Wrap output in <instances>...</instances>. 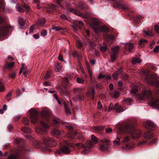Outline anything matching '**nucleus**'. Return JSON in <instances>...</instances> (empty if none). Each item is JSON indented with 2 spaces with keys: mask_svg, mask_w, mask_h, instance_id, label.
I'll list each match as a JSON object with an SVG mask.
<instances>
[{
  "mask_svg": "<svg viewBox=\"0 0 159 159\" xmlns=\"http://www.w3.org/2000/svg\"><path fill=\"white\" fill-rule=\"evenodd\" d=\"M14 64L15 63L14 62H12L8 65H5L4 66V67L6 68H7L9 69V70H10L11 68L14 66Z\"/></svg>",
  "mask_w": 159,
  "mask_h": 159,
  "instance_id": "obj_33",
  "label": "nucleus"
},
{
  "mask_svg": "<svg viewBox=\"0 0 159 159\" xmlns=\"http://www.w3.org/2000/svg\"><path fill=\"white\" fill-rule=\"evenodd\" d=\"M118 74L117 73L115 72L112 75V77L114 80H117L118 79Z\"/></svg>",
  "mask_w": 159,
  "mask_h": 159,
  "instance_id": "obj_52",
  "label": "nucleus"
},
{
  "mask_svg": "<svg viewBox=\"0 0 159 159\" xmlns=\"http://www.w3.org/2000/svg\"><path fill=\"white\" fill-rule=\"evenodd\" d=\"M95 89L93 88L91 90H89L87 93V95L90 97L92 100H94L95 97Z\"/></svg>",
  "mask_w": 159,
  "mask_h": 159,
  "instance_id": "obj_21",
  "label": "nucleus"
},
{
  "mask_svg": "<svg viewBox=\"0 0 159 159\" xmlns=\"http://www.w3.org/2000/svg\"><path fill=\"white\" fill-rule=\"evenodd\" d=\"M119 47V46H116L111 49L112 52L111 54V59L110 61L112 62H113L116 58V56L118 52Z\"/></svg>",
  "mask_w": 159,
  "mask_h": 159,
  "instance_id": "obj_13",
  "label": "nucleus"
},
{
  "mask_svg": "<svg viewBox=\"0 0 159 159\" xmlns=\"http://www.w3.org/2000/svg\"><path fill=\"white\" fill-rule=\"evenodd\" d=\"M143 136L144 139H149L153 137V134L151 131H146L144 133Z\"/></svg>",
  "mask_w": 159,
  "mask_h": 159,
  "instance_id": "obj_19",
  "label": "nucleus"
},
{
  "mask_svg": "<svg viewBox=\"0 0 159 159\" xmlns=\"http://www.w3.org/2000/svg\"><path fill=\"white\" fill-rule=\"evenodd\" d=\"M86 146L89 148H91L93 147V144L90 140H88L86 143Z\"/></svg>",
  "mask_w": 159,
  "mask_h": 159,
  "instance_id": "obj_41",
  "label": "nucleus"
},
{
  "mask_svg": "<svg viewBox=\"0 0 159 159\" xmlns=\"http://www.w3.org/2000/svg\"><path fill=\"white\" fill-rule=\"evenodd\" d=\"M50 74L51 73L50 71H48L45 77V79L46 80H47L49 78Z\"/></svg>",
  "mask_w": 159,
  "mask_h": 159,
  "instance_id": "obj_56",
  "label": "nucleus"
},
{
  "mask_svg": "<svg viewBox=\"0 0 159 159\" xmlns=\"http://www.w3.org/2000/svg\"><path fill=\"white\" fill-rule=\"evenodd\" d=\"M130 134L132 137L134 139L139 138L140 137L142 133L135 130H131Z\"/></svg>",
  "mask_w": 159,
  "mask_h": 159,
  "instance_id": "obj_16",
  "label": "nucleus"
},
{
  "mask_svg": "<svg viewBox=\"0 0 159 159\" xmlns=\"http://www.w3.org/2000/svg\"><path fill=\"white\" fill-rule=\"evenodd\" d=\"M76 44L79 48H81L82 47V44L79 41L77 42Z\"/></svg>",
  "mask_w": 159,
  "mask_h": 159,
  "instance_id": "obj_64",
  "label": "nucleus"
},
{
  "mask_svg": "<svg viewBox=\"0 0 159 159\" xmlns=\"http://www.w3.org/2000/svg\"><path fill=\"white\" fill-rule=\"evenodd\" d=\"M75 145H76L77 147H78L79 148H85V145L82 143H78L75 144Z\"/></svg>",
  "mask_w": 159,
  "mask_h": 159,
  "instance_id": "obj_46",
  "label": "nucleus"
},
{
  "mask_svg": "<svg viewBox=\"0 0 159 159\" xmlns=\"http://www.w3.org/2000/svg\"><path fill=\"white\" fill-rule=\"evenodd\" d=\"M125 48L128 49L129 52H131L133 49L134 46L132 44H128L125 46Z\"/></svg>",
  "mask_w": 159,
  "mask_h": 159,
  "instance_id": "obj_30",
  "label": "nucleus"
},
{
  "mask_svg": "<svg viewBox=\"0 0 159 159\" xmlns=\"http://www.w3.org/2000/svg\"><path fill=\"white\" fill-rule=\"evenodd\" d=\"M85 42L86 45L88 46L90 50H92L94 49V48L95 46V44L94 43L89 39H87Z\"/></svg>",
  "mask_w": 159,
  "mask_h": 159,
  "instance_id": "obj_18",
  "label": "nucleus"
},
{
  "mask_svg": "<svg viewBox=\"0 0 159 159\" xmlns=\"http://www.w3.org/2000/svg\"><path fill=\"white\" fill-rule=\"evenodd\" d=\"M129 140V138L128 136H126L124 138L123 142L124 143H126Z\"/></svg>",
  "mask_w": 159,
  "mask_h": 159,
  "instance_id": "obj_58",
  "label": "nucleus"
},
{
  "mask_svg": "<svg viewBox=\"0 0 159 159\" xmlns=\"http://www.w3.org/2000/svg\"><path fill=\"white\" fill-rule=\"evenodd\" d=\"M34 1L36 3H37V9H40L41 8V7H40V5H39V2H39V0H35Z\"/></svg>",
  "mask_w": 159,
  "mask_h": 159,
  "instance_id": "obj_62",
  "label": "nucleus"
},
{
  "mask_svg": "<svg viewBox=\"0 0 159 159\" xmlns=\"http://www.w3.org/2000/svg\"><path fill=\"white\" fill-rule=\"evenodd\" d=\"M62 68V66L61 63H56L54 68V69L56 72L59 71Z\"/></svg>",
  "mask_w": 159,
  "mask_h": 159,
  "instance_id": "obj_26",
  "label": "nucleus"
},
{
  "mask_svg": "<svg viewBox=\"0 0 159 159\" xmlns=\"http://www.w3.org/2000/svg\"><path fill=\"white\" fill-rule=\"evenodd\" d=\"M5 89V87L4 84L0 80V92L3 91Z\"/></svg>",
  "mask_w": 159,
  "mask_h": 159,
  "instance_id": "obj_45",
  "label": "nucleus"
},
{
  "mask_svg": "<svg viewBox=\"0 0 159 159\" xmlns=\"http://www.w3.org/2000/svg\"><path fill=\"white\" fill-rule=\"evenodd\" d=\"M115 2L113 7H116L118 8H122L123 9L126 10L128 12V15L130 16H132L133 15H131V13H132L133 12V11L130 10L126 6H124L121 5V2L120 1H117V0H111Z\"/></svg>",
  "mask_w": 159,
  "mask_h": 159,
  "instance_id": "obj_8",
  "label": "nucleus"
},
{
  "mask_svg": "<svg viewBox=\"0 0 159 159\" xmlns=\"http://www.w3.org/2000/svg\"><path fill=\"white\" fill-rule=\"evenodd\" d=\"M113 142L114 144H115V145L118 146L120 145V142L118 141L114 140L113 141Z\"/></svg>",
  "mask_w": 159,
  "mask_h": 159,
  "instance_id": "obj_61",
  "label": "nucleus"
},
{
  "mask_svg": "<svg viewBox=\"0 0 159 159\" xmlns=\"http://www.w3.org/2000/svg\"><path fill=\"white\" fill-rule=\"evenodd\" d=\"M76 80L77 82L79 83H83L84 82V79L80 78H77Z\"/></svg>",
  "mask_w": 159,
  "mask_h": 159,
  "instance_id": "obj_54",
  "label": "nucleus"
},
{
  "mask_svg": "<svg viewBox=\"0 0 159 159\" xmlns=\"http://www.w3.org/2000/svg\"><path fill=\"white\" fill-rule=\"evenodd\" d=\"M141 61V60L137 57H133L132 61V63L133 65H135L140 63Z\"/></svg>",
  "mask_w": 159,
  "mask_h": 159,
  "instance_id": "obj_28",
  "label": "nucleus"
},
{
  "mask_svg": "<svg viewBox=\"0 0 159 159\" xmlns=\"http://www.w3.org/2000/svg\"><path fill=\"white\" fill-rule=\"evenodd\" d=\"M47 31L44 29L42 30L40 32L41 35L42 37H44L46 36L47 34Z\"/></svg>",
  "mask_w": 159,
  "mask_h": 159,
  "instance_id": "obj_49",
  "label": "nucleus"
},
{
  "mask_svg": "<svg viewBox=\"0 0 159 159\" xmlns=\"http://www.w3.org/2000/svg\"><path fill=\"white\" fill-rule=\"evenodd\" d=\"M76 5L80 10L84 11L88 10L89 8L88 6L86 4L81 1L79 2L78 5Z\"/></svg>",
  "mask_w": 159,
  "mask_h": 159,
  "instance_id": "obj_17",
  "label": "nucleus"
},
{
  "mask_svg": "<svg viewBox=\"0 0 159 159\" xmlns=\"http://www.w3.org/2000/svg\"><path fill=\"white\" fill-rule=\"evenodd\" d=\"M17 156L15 154H11L9 156L8 159H17Z\"/></svg>",
  "mask_w": 159,
  "mask_h": 159,
  "instance_id": "obj_53",
  "label": "nucleus"
},
{
  "mask_svg": "<svg viewBox=\"0 0 159 159\" xmlns=\"http://www.w3.org/2000/svg\"><path fill=\"white\" fill-rule=\"evenodd\" d=\"M121 78L122 80L126 81L129 78V75L127 74H122L121 76Z\"/></svg>",
  "mask_w": 159,
  "mask_h": 159,
  "instance_id": "obj_39",
  "label": "nucleus"
},
{
  "mask_svg": "<svg viewBox=\"0 0 159 159\" xmlns=\"http://www.w3.org/2000/svg\"><path fill=\"white\" fill-rule=\"evenodd\" d=\"M108 48L107 45H104V46L101 47L100 48V50L103 52H106L108 50Z\"/></svg>",
  "mask_w": 159,
  "mask_h": 159,
  "instance_id": "obj_43",
  "label": "nucleus"
},
{
  "mask_svg": "<svg viewBox=\"0 0 159 159\" xmlns=\"http://www.w3.org/2000/svg\"><path fill=\"white\" fill-rule=\"evenodd\" d=\"M70 149L68 147L64 146L60 149V150L57 151L55 153V154L61 155V152L65 154H68L70 153Z\"/></svg>",
  "mask_w": 159,
  "mask_h": 159,
  "instance_id": "obj_14",
  "label": "nucleus"
},
{
  "mask_svg": "<svg viewBox=\"0 0 159 159\" xmlns=\"http://www.w3.org/2000/svg\"><path fill=\"white\" fill-rule=\"evenodd\" d=\"M52 29L53 30H55L56 31H58L59 30H62L63 28H62L58 27V26H54L53 25H52Z\"/></svg>",
  "mask_w": 159,
  "mask_h": 159,
  "instance_id": "obj_47",
  "label": "nucleus"
},
{
  "mask_svg": "<svg viewBox=\"0 0 159 159\" xmlns=\"http://www.w3.org/2000/svg\"><path fill=\"white\" fill-rule=\"evenodd\" d=\"M18 23L20 26H23L25 24V21L22 18H19Z\"/></svg>",
  "mask_w": 159,
  "mask_h": 159,
  "instance_id": "obj_37",
  "label": "nucleus"
},
{
  "mask_svg": "<svg viewBox=\"0 0 159 159\" xmlns=\"http://www.w3.org/2000/svg\"><path fill=\"white\" fill-rule=\"evenodd\" d=\"M91 139L93 144H96L98 143V140L97 138L94 135H91Z\"/></svg>",
  "mask_w": 159,
  "mask_h": 159,
  "instance_id": "obj_36",
  "label": "nucleus"
},
{
  "mask_svg": "<svg viewBox=\"0 0 159 159\" xmlns=\"http://www.w3.org/2000/svg\"><path fill=\"white\" fill-rule=\"evenodd\" d=\"M154 30L157 33H159V26L156 25L154 27Z\"/></svg>",
  "mask_w": 159,
  "mask_h": 159,
  "instance_id": "obj_55",
  "label": "nucleus"
},
{
  "mask_svg": "<svg viewBox=\"0 0 159 159\" xmlns=\"http://www.w3.org/2000/svg\"><path fill=\"white\" fill-rule=\"evenodd\" d=\"M17 9L18 11L20 12H22L24 11V10H23V9L22 7H17Z\"/></svg>",
  "mask_w": 159,
  "mask_h": 159,
  "instance_id": "obj_63",
  "label": "nucleus"
},
{
  "mask_svg": "<svg viewBox=\"0 0 159 159\" xmlns=\"http://www.w3.org/2000/svg\"><path fill=\"white\" fill-rule=\"evenodd\" d=\"M52 122L54 126L57 127H58L61 124L62 125H64V126L67 129H74L77 128L76 126L62 122L59 119L53 118L52 119Z\"/></svg>",
  "mask_w": 159,
  "mask_h": 159,
  "instance_id": "obj_7",
  "label": "nucleus"
},
{
  "mask_svg": "<svg viewBox=\"0 0 159 159\" xmlns=\"http://www.w3.org/2000/svg\"><path fill=\"white\" fill-rule=\"evenodd\" d=\"M143 91L139 96L140 99L143 100L147 98L148 103L151 106L155 107L159 110V99L153 97L152 91L143 88Z\"/></svg>",
  "mask_w": 159,
  "mask_h": 159,
  "instance_id": "obj_3",
  "label": "nucleus"
},
{
  "mask_svg": "<svg viewBox=\"0 0 159 159\" xmlns=\"http://www.w3.org/2000/svg\"><path fill=\"white\" fill-rule=\"evenodd\" d=\"M14 89H11L7 93V94L6 96V98L7 99V100L9 101L10 100V97L11 96L12 93L14 91Z\"/></svg>",
  "mask_w": 159,
  "mask_h": 159,
  "instance_id": "obj_29",
  "label": "nucleus"
},
{
  "mask_svg": "<svg viewBox=\"0 0 159 159\" xmlns=\"http://www.w3.org/2000/svg\"><path fill=\"white\" fill-rule=\"evenodd\" d=\"M22 123L24 125H28L29 124V120L26 117H24L23 118L22 120Z\"/></svg>",
  "mask_w": 159,
  "mask_h": 159,
  "instance_id": "obj_34",
  "label": "nucleus"
},
{
  "mask_svg": "<svg viewBox=\"0 0 159 159\" xmlns=\"http://www.w3.org/2000/svg\"><path fill=\"white\" fill-rule=\"evenodd\" d=\"M143 32L144 33V35L146 37H149V36H153V34L152 32L150 30H149L148 31H146L145 30L143 31Z\"/></svg>",
  "mask_w": 159,
  "mask_h": 159,
  "instance_id": "obj_32",
  "label": "nucleus"
},
{
  "mask_svg": "<svg viewBox=\"0 0 159 159\" xmlns=\"http://www.w3.org/2000/svg\"><path fill=\"white\" fill-rule=\"evenodd\" d=\"M96 87L97 88L99 89H102V84L99 83L97 84L96 85Z\"/></svg>",
  "mask_w": 159,
  "mask_h": 159,
  "instance_id": "obj_60",
  "label": "nucleus"
},
{
  "mask_svg": "<svg viewBox=\"0 0 159 159\" xmlns=\"http://www.w3.org/2000/svg\"><path fill=\"white\" fill-rule=\"evenodd\" d=\"M124 101L125 102L128 103V105H131L130 102L133 101L132 99L131 98H127L125 99L124 100Z\"/></svg>",
  "mask_w": 159,
  "mask_h": 159,
  "instance_id": "obj_48",
  "label": "nucleus"
},
{
  "mask_svg": "<svg viewBox=\"0 0 159 159\" xmlns=\"http://www.w3.org/2000/svg\"><path fill=\"white\" fill-rule=\"evenodd\" d=\"M16 142L19 144L22 145L24 143V141L23 139H22L16 140Z\"/></svg>",
  "mask_w": 159,
  "mask_h": 159,
  "instance_id": "obj_50",
  "label": "nucleus"
},
{
  "mask_svg": "<svg viewBox=\"0 0 159 159\" xmlns=\"http://www.w3.org/2000/svg\"><path fill=\"white\" fill-rule=\"evenodd\" d=\"M60 94L62 96H67L68 94V92L65 90L61 89Z\"/></svg>",
  "mask_w": 159,
  "mask_h": 159,
  "instance_id": "obj_38",
  "label": "nucleus"
},
{
  "mask_svg": "<svg viewBox=\"0 0 159 159\" xmlns=\"http://www.w3.org/2000/svg\"><path fill=\"white\" fill-rule=\"evenodd\" d=\"M92 27L94 32L98 34L100 32H107L109 31V29L105 26H101L98 20L95 18L93 20Z\"/></svg>",
  "mask_w": 159,
  "mask_h": 159,
  "instance_id": "obj_4",
  "label": "nucleus"
},
{
  "mask_svg": "<svg viewBox=\"0 0 159 159\" xmlns=\"http://www.w3.org/2000/svg\"><path fill=\"white\" fill-rule=\"evenodd\" d=\"M46 20L44 18H42L38 19V21L34 25H36L37 27L43 26L46 23Z\"/></svg>",
  "mask_w": 159,
  "mask_h": 159,
  "instance_id": "obj_20",
  "label": "nucleus"
},
{
  "mask_svg": "<svg viewBox=\"0 0 159 159\" xmlns=\"http://www.w3.org/2000/svg\"><path fill=\"white\" fill-rule=\"evenodd\" d=\"M143 126L146 129H151V128H153L157 129L158 127L157 126L154 125L153 123L149 121L144 123L143 124Z\"/></svg>",
  "mask_w": 159,
  "mask_h": 159,
  "instance_id": "obj_15",
  "label": "nucleus"
},
{
  "mask_svg": "<svg viewBox=\"0 0 159 159\" xmlns=\"http://www.w3.org/2000/svg\"><path fill=\"white\" fill-rule=\"evenodd\" d=\"M36 132L38 134L44 135L47 132V130H35Z\"/></svg>",
  "mask_w": 159,
  "mask_h": 159,
  "instance_id": "obj_35",
  "label": "nucleus"
},
{
  "mask_svg": "<svg viewBox=\"0 0 159 159\" xmlns=\"http://www.w3.org/2000/svg\"><path fill=\"white\" fill-rule=\"evenodd\" d=\"M136 124L132 121L127 123L123 122L122 123L117 124L116 125L117 129H135Z\"/></svg>",
  "mask_w": 159,
  "mask_h": 159,
  "instance_id": "obj_6",
  "label": "nucleus"
},
{
  "mask_svg": "<svg viewBox=\"0 0 159 159\" xmlns=\"http://www.w3.org/2000/svg\"><path fill=\"white\" fill-rule=\"evenodd\" d=\"M159 50V45L156 46L153 49V51L154 52L157 53Z\"/></svg>",
  "mask_w": 159,
  "mask_h": 159,
  "instance_id": "obj_57",
  "label": "nucleus"
},
{
  "mask_svg": "<svg viewBox=\"0 0 159 159\" xmlns=\"http://www.w3.org/2000/svg\"><path fill=\"white\" fill-rule=\"evenodd\" d=\"M72 55L74 57H77L78 58H80L81 57L80 55L77 52L75 51L73 52Z\"/></svg>",
  "mask_w": 159,
  "mask_h": 159,
  "instance_id": "obj_44",
  "label": "nucleus"
},
{
  "mask_svg": "<svg viewBox=\"0 0 159 159\" xmlns=\"http://www.w3.org/2000/svg\"><path fill=\"white\" fill-rule=\"evenodd\" d=\"M62 83L66 86L69 83V81L68 78L65 77L62 79Z\"/></svg>",
  "mask_w": 159,
  "mask_h": 159,
  "instance_id": "obj_40",
  "label": "nucleus"
},
{
  "mask_svg": "<svg viewBox=\"0 0 159 159\" xmlns=\"http://www.w3.org/2000/svg\"><path fill=\"white\" fill-rule=\"evenodd\" d=\"M5 6L4 0H0V10L4 11ZM13 29V26L6 24L4 19L0 16V37L7 36Z\"/></svg>",
  "mask_w": 159,
  "mask_h": 159,
  "instance_id": "obj_2",
  "label": "nucleus"
},
{
  "mask_svg": "<svg viewBox=\"0 0 159 159\" xmlns=\"http://www.w3.org/2000/svg\"><path fill=\"white\" fill-rule=\"evenodd\" d=\"M142 18V16L140 15H138L134 18V22L136 25H138L140 23Z\"/></svg>",
  "mask_w": 159,
  "mask_h": 159,
  "instance_id": "obj_24",
  "label": "nucleus"
},
{
  "mask_svg": "<svg viewBox=\"0 0 159 159\" xmlns=\"http://www.w3.org/2000/svg\"><path fill=\"white\" fill-rule=\"evenodd\" d=\"M138 89L137 87L136 86H134V87L132 88V90L131 91V93H133L134 94L137 93L138 92Z\"/></svg>",
  "mask_w": 159,
  "mask_h": 159,
  "instance_id": "obj_42",
  "label": "nucleus"
},
{
  "mask_svg": "<svg viewBox=\"0 0 159 159\" xmlns=\"http://www.w3.org/2000/svg\"><path fill=\"white\" fill-rule=\"evenodd\" d=\"M84 25V23L82 21H80L79 22H76L74 23V24L72 25L73 28L75 30H77V29L81 26Z\"/></svg>",
  "mask_w": 159,
  "mask_h": 159,
  "instance_id": "obj_22",
  "label": "nucleus"
},
{
  "mask_svg": "<svg viewBox=\"0 0 159 159\" xmlns=\"http://www.w3.org/2000/svg\"><path fill=\"white\" fill-rule=\"evenodd\" d=\"M64 106L66 112V113H68V114H67V115L68 116L70 115L71 114V111L68 108L67 104L65 103H64Z\"/></svg>",
  "mask_w": 159,
  "mask_h": 159,
  "instance_id": "obj_31",
  "label": "nucleus"
},
{
  "mask_svg": "<svg viewBox=\"0 0 159 159\" xmlns=\"http://www.w3.org/2000/svg\"><path fill=\"white\" fill-rule=\"evenodd\" d=\"M159 78L155 73L146 76L145 80L149 85L156 88L159 87Z\"/></svg>",
  "mask_w": 159,
  "mask_h": 159,
  "instance_id": "obj_5",
  "label": "nucleus"
},
{
  "mask_svg": "<svg viewBox=\"0 0 159 159\" xmlns=\"http://www.w3.org/2000/svg\"><path fill=\"white\" fill-rule=\"evenodd\" d=\"M51 134L54 137H58L60 136L61 132L59 130H52Z\"/></svg>",
  "mask_w": 159,
  "mask_h": 159,
  "instance_id": "obj_23",
  "label": "nucleus"
},
{
  "mask_svg": "<svg viewBox=\"0 0 159 159\" xmlns=\"http://www.w3.org/2000/svg\"><path fill=\"white\" fill-rule=\"evenodd\" d=\"M57 3V6H56L53 4H51L49 6L48 8L47 11L48 13H52V11L54 10H56L57 8L59 6L61 7V9L63 8V7L61 5V2H62L63 0H56Z\"/></svg>",
  "mask_w": 159,
  "mask_h": 159,
  "instance_id": "obj_12",
  "label": "nucleus"
},
{
  "mask_svg": "<svg viewBox=\"0 0 159 159\" xmlns=\"http://www.w3.org/2000/svg\"><path fill=\"white\" fill-rule=\"evenodd\" d=\"M120 94V93L119 92L117 91H116L114 92L113 94V97L115 98H117L119 96Z\"/></svg>",
  "mask_w": 159,
  "mask_h": 159,
  "instance_id": "obj_51",
  "label": "nucleus"
},
{
  "mask_svg": "<svg viewBox=\"0 0 159 159\" xmlns=\"http://www.w3.org/2000/svg\"><path fill=\"white\" fill-rule=\"evenodd\" d=\"M116 110L117 112H120L124 111L125 110V109H123L121 106H118V104L116 103L114 106L112 103H110L108 111L110 112L111 110Z\"/></svg>",
  "mask_w": 159,
  "mask_h": 159,
  "instance_id": "obj_11",
  "label": "nucleus"
},
{
  "mask_svg": "<svg viewBox=\"0 0 159 159\" xmlns=\"http://www.w3.org/2000/svg\"><path fill=\"white\" fill-rule=\"evenodd\" d=\"M105 38L108 41H111V42L114 40L115 38L113 34H107L106 35Z\"/></svg>",
  "mask_w": 159,
  "mask_h": 159,
  "instance_id": "obj_27",
  "label": "nucleus"
},
{
  "mask_svg": "<svg viewBox=\"0 0 159 159\" xmlns=\"http://www.w3.org/2000/svg\"><path fill=\"white\" fill-rule=\"evenodd\" d=\"M69 10L70 12H73L75 15H77L79 16H82L83 15V14L80 13L79 11L73 8H69Z\"/></svg>",
  "mask_w": 159,
  "mask_h": 159,
  "instance_id": "obj_25",
  "label": "nucleus"
},
{
  "mask_svg": "<svg viewBox=\"0 0 159 159\" xmlns=\"http://www.w3.org/2000/svg\"><path fill=\"white\" fill-rule=\"evenodd\" d=\"M23 7L26 10L29 11L30 9V7L28 6L26 4H24L23 5Z\"/></svg>",
  "mask_w": 159,
  "mask_h": 159,
  "instance_id": "obj_59",
  "label": "nucleus"
},
{
  "mask_svg": "<svg viewBox=\"0 0 159 159\" xmlns=\"http://www.w3.org/2000/svg\"><path fill=\"white\" fill-rule=\"evenodd\" d=\"M43 143L47 146L43 147V150L47 152L50 151V149L49 146L50 145L51 143H53L55 144L54 140L52 138L49 137H46L44 138L43 140Z\"/></svg>",
  "mask_w": 159,
  "mask_h": 159,
  "instance_id": "obj_10",
  "label": "nucleus"
},
{
  "mask_svg": "<svg viewBox=\"0 0 159 159\" xmlns=\"http://www.w3.org/2000/svg\"><path fill=\"white\" fill-rule=\"evenodd\" d=\"M102 143L100 144V149L103 152L108 151L109 148L111 143L110 141L107 139H103L101 140Z\"/></svg>",
  "mask_w": 159,
  "mask_h": 159,
  "instance_id": "obj_9",
  "label": "nucleus"
},
{
  "mask_svg": "<svg viewBox=\"0 0 159 159\" xmlns=\"http://www.w3.org/2000/svg\"><path fill=\"white\" fill-rule=\"evenodd\" d=\"M30 118L31 122L33 124L40 123L43 128H48L49 125L48 124L41 120H45L47 122L50 121L49 115L48 112L46 110H43L39 116V112L34 108L31 109L29 111Z\"/></svg>",
  "mask_w": 159,
  "mask_h": 159,
  "instance_id": "obj_1",
  "label": "nucleus"
}]
</instances>
